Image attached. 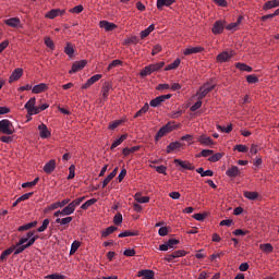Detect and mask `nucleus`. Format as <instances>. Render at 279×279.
Returning a JSON list of instances; mask_svg holds the SVG:
<instances>
[{"mask_svg": "<svg viewBox=\"0 0 279 279\" xmlns=\"http://www.w3.org/2000/svg\"><path fill=\"white\" fill-rule=\"evenodd\" d=\"M36 241H38V235H35L34 231L26 233V236H22L15 245L2 252L0 255V259L5 260V258H8L10 254H12V252L14 253V256L23 254V252H25L27 247H32V245L36 243Z\"/></svg>", "mask_w": 279, "mask_h": 279, "instance_id": "nucleus-1", "label": "nucleus"}, {"mask_svg": "<svg viewBox=\"0 0 279 279\" xmlns=\"http://www.w3.org/2000/svg\"><path fill=\"white\" fill-rule=\"evenodd\" d=\"M84 199H86V196L78 197V198L70 202L68 204V206H65L63 209H61L62 217H70V215H73V213H75L76 206H80V204H82V202H84Z\"/></svg>", "mask_w": 279, "mask_h": 279, "instance_id": "nucleus-2", "label": "nucleus"}, {"mask_svg": "<svg viewBox=\"0 0 279 279\" xmlns=\"http://www.w3.org/2000/svg\"><path fill=\"white\" fill-rule=\"evenodd\" d=\"M16 133L14 124L9 119L0 120V134H5L7 136H12Z\"/></svg>", "mask_w": 279, "mask_h": 279, "instance_id": "nucleus-3", "label": "nucleus"}, {"mask_svg": "<svg viewBox=\"0 0 279 279\" xmlns=\"http://www.w3.org/2000/svg\"><path fill=\"white\" fill-rule=\"evenodd\" d=\"M162 66H165V61L146 65L140 72V75H141V77H147V75H151V73H156V72L160 71V69H162Z\"/></svg>", "mask_w": 279, "mask_h": 279, "instance_id": "nucleus-4", "label": "nucleus"}, {"mask_svg": "<svg viewBox=\"0 0 279 279\" xmlns=\"http://www.w3.org/2000/svg\"><path fill=\"white\" fill-rule=\"evenodd\" d=\"M27 110V114L33 117V114H40V108L36 107V97L31 98L24 106Z\"/></svg>", "mask_w": 279, "mask_h": 279, "instance_id": "nucleus-5", "label": "nucleus"}, {"mask_svg": "<svg viewBox=\"0 0 279 279\" xmlns=\"http://www.w3.org/2000/svg\"><path fill=\"white\" fill-rule=\"evenodd\" d=\"M173 130H175V128L171 125V122H168L166 125L158 130V132L155 135V141H160L162 136H167V134L173 132Z\"/></svg>", "mask_w": 279, "mask_h": 279, "instance_id": "nucleus-6", "label": "nucleus"}, {"mask_svg": "<svg viewBox=\"0 0 279 279\" xmlns=\"http://www.w3.org/2000/svg\"><path fill=\"white\" fill-rule=\"evenodd\" d=\"M232 58H234V51L229 50V51H222V52H220V53L216 57V60H217V62H219L220 64H223V62H230V60H232Z\"/></svg>", "mask_w": 279, "mask_h": 279, "instance_id": "nucleus-7", "label": "nucleus"}, {"mask_svg": "<svg viewBox=\"0 0 279 279\" xmlns=\"http://www.w3.org/2000/svg\"><path fill=\"white\" fill-rule=\"evenodd\" d=\"M64 14H66L65 9H52L45 14V19L53 21V19H58V16H64Z\"/></svg>", "mask_w": 279, "mask_h": 279, "instance_id": "nucleus-8", "label": "nucleus"}, {"mask_svg": "<svg viewBox=\"0 0 279 279\" xmlns=\"http://www.w3.org/2000/svg\"><path fill=\"white\" fill-rule=\"evenodd\" d=\"M170 97L171 94L158 96L149 101V106L151 108H158L159 106H161V104H165V101H167V99H169Z\"/></svg>", "mask_w": 279, "mask_h": 279, "instance_id": "nucleus-9", "label": "nucleus"}, {"mask_svg": "<svg viewBox=\"0 0 279 279\" xmlns=\"http://www.w3.org/2000/svg\"><path fill=\"white\" fill-rule=\"evenodd\" d=\"M174 165L181 167V169H185L186 171H195V165L191 163V161L174 159Z\"/></svg>", "mask_w": 279, "mask_h": 279, "instance_id": "nucleus-10", "label": "nucleus"}, {"mask_svg": "<svg viewBox=\"0 0 279 279\" xmlns=\"http://www.w3.org/2000/svg\"><path fill=\"white\" fill-rule=\"evenodd\" d=\"M223 29H226V22L219 20L214 23L211 32L215 34V36H217L219 34H223Z\"/></svg>", "mask_w": 279, "mask_h": 279, "instance_id": "nucleus-11", "label": "nucleus"}, {"mask_svg": "<svg viewBox=\"0 0 279 279\" xmlns=\"http://www.w3.org/2000/svg\"><path fill=\"white\" fill-rule=\"evenodd\" d=\"M88 64L86 60L75 61L72 64L71 70L69 71L70 75H73V73H77L78 71H82Z\"/></svg>", "mask_w": 279, "mask_h": 279, "instance_id": "nucleus-12", "label": "nucleus"}, {"mask_svg": "<svg viewBox=\"0 0 279 279\" xmlns=\"http://www.w3.org/2000/svg\"><path fill=\"white\" fill-rule=\"evenodd\" d=\"M102 75L101 74H95L92 77H89L85 84L82 85V90H86L87 88H90L93 84H96V82H99L101 80Z\"/></svg>", "mask_w": 279, "mask_h": 279, "instance_id": "nucleus-13", "label": "nucleus"}, {"mask_svg": "<svg viewBox=\"0 0 279 279\" xmlns=\"http://www.w3.org/2000/svg\"><path fill=\"white\" fill-rule=\"evenodd\" d=\"M214 88H215V85H210L209 83L203 85L199 88L198 99H204V97H206V95H208L210 90H213Z\"/></svg>", "mask_w": 279, "mask_h": 279, "instance_id": "nucleus-14", "label": "nucleus"}, {"mask_svg": "<svg viewBox=\"0 0 279 279\" xmlns=\"http://www.w3.org/2000/svg\"><path fill=\"white\" fill-rule=\"evenodd\" d=\"M99 27L105 29V32H114V29H117V24L102 20L99 22Z\"/></svg>", "mask_w": 279, "mask_h": 279, "instance_id": "nucleus-15", "label": "nucleus"}, {"mask_svg": "<svg viewBox=\"0 0 279 279\" xmlns=\"http://www.w3.org/2000/svg\"><path fill=\"white\" fill-rule=\"evenodd\" d=\"M182 149V143L175 141L171 142L167 147H166V154H173V151H180Z\"/></svg>", "mask_w": 279, "mask_h": 279, "instance_id": "nucleus-16", "label": "nucleus"}, {"mask_svg": "<svg viewBox=\"0 0 279 279\" xmlns=\"http://www.w3.org/2000/svg\"><path fill=\"white\" fill-rule=\"evenodd\" d=\"M21 77H23V68H17L11 73L9 77V84L21 80Z\"/></svg>", "mask_w": 279, "mask_h": 279, "instance_id": "nucleus-17", "label": "nucleus"}, {"mask_svg": "<svg viewBox=\"0 0 279 279\" xmlns=\"http://www.w3.org/2000/svg\"><path fill=\"white\" fill-rule=\"evenodd\" d=\"M38 131L40 138H49L51 136V131H49V128L45 123L38 125Z\"/></svg>", "mask_w": 279, "mask_h": 279, "instance_id": "nucleus-18", "label": "nucleus"}, {"mask_svg": "<svg viewBox=\"0 0 279 279\" xmlns=\"http://www.w3.org/2000/svg\"><path fill=\"white\" fill-rule=\"evenodd\" d=\"M45 90H49V85H47V83H39L32 88L34 95H40V93H45Z\"/></svg>", "mask_w": 279, "mask_h": 279, "instance_id": "nucleus-19", "label": "nucleus"}, {"mask_svg": "<svg viewBox=\"0 0 279 279\" xmlns=\"http://www.w3.org/2000/svg\"><path fill=\"white\" fill-rule=\"evenodd\" d=\"M154 276H156V274L151 269H144L137 272V278L142 279H154Z\"/></svg>", "mask_w": 279, "mask_h": 279, "instance_id": "nucleus-20", "label": "nucleus"}, {"mask_svg": "<svg viewBox=\"0 0 279 279\" xmlns=\"http://www.w3.org/2000/svg\"><path fill=\"white\" fill-rule=\"evenodd\" d=\"M71 202V199L65 198L61 202H56L52 203L49 207L48 210H58V208H64V206H66V204H69Z\"/></svg>", "mask_w": 279, "mask_h": 279, "instance_id": "nucleus-21", "label": "nucleus"}, {"mask_svg": "<svg viewBox=\"0 0 279 279\" xmlns=\"http://www.w3.org/2000/svg\"><path fill=\"white\" fill-rule=\"evenodd\" d=\"M112 89V83L105 82L101 87V95L104 99H108V96L110 95V92Z\"/></svg>", "mask_w": 279, "mask_h": 279, "instance_id": "nucleus-22", "label": "nucleus"}, {"mask_svg": "<svg viewBox=\"0 0 279 279\" xmlns=\"http://www.w3.org/2000/svg\"><path fill=\"white\" fill-rule=\"evenodd\" d=\"M56 171V159H50L44 166V173H53Z\"/></svg>", "mask_w": 279, "mask_h": 279, "instance_id": "nucleus-23", "label": "nucleus"}, {"mask_svg": "<svg viewBox=\"0 0 279 279\" xmlns=\"http://www.w3.org/2000/svg\"><path fill=\"white\" fill-rule=\"evenodd\" d=\"M4 25H8V27H21V19L19 17H10L8 20H4Z\"/></svg>", "mask_w": 279, "mask_h": 279, "instance_id": "nucleus-24", "label": "nucleus"}, {"mask_svg": "<svg viewBox=\"0 0 279 279\" xmlns=\"http://www.w3.org/2000/svg\"><path fill=\"white\" fill-rule=\"evenodd\" d=\"M226 175L228 178H239V175H241V170H239V167L232 166L226 171Z\"/></svg>", "mask_w": 279, "mask_h": 279, "instance_id": "nucleus-25", "label": "nucleus"}, {"mask_svg": "<svg viewBox=\"0 0 279 279\" xmlns=\"http://www.w3.org/2000/svg\"><path fill=\"white\" fill-rule=\"evenodd\" d=\"M198 143L201 145H204L205 147H208L210 145H215V142H213V138H210V136H207V135H201L198 138H197Z\"/></svg>", "mask_w": 279, "mask_h": 279, "instance_id": "nucleus-26", "label": "nucleus"}, {"mask_svg": "<svg viewBox=\"0 0 279 279\" xmlns=\"http://www.w3.org/2000/svg\"><path fill=\"white\" fill-rule=\"evenodd\" d=\"M202 51H204V48L201 47V46H196V47H187V48H185L183 53L185 56H193V53H202Z\"/></svg>", "mask_w": 279, "mask_h": 279, "instance_id": "nucleus-27", "label": "nucleus"}, {"mask_svg": "<svg viewBox=\"0 0 279 279\" xmlns=\"http://www.w3.org/2000/svg\"><path fill=\"white\" fill-rule=\"evenodd\" d=\"M173 3H175V0H157V9L162 10L163 8L173 5Z\"/></svg>", "mask_w": 279, "mask_h": 279, "instance_id": "nucleus-28", "label": "nucleus"}, {"mask_svg": "<svg viewBox=\"0 0 279 279\" xmlns=\"http://www.w3.org/2000/svg\"><path fill=\"white\" fill-rule=\"evenodd\" d=\"M38 226V221L28 222L26 225L20 226L17 228V232H25L26 230H31V228H36Z\"/></svg>", "mask_w": 279, "mask_h": 279, "instance_id": "nucleus-29", "label": "nucleus"}, {"mask_svg": "<svg viewBox=\"0 0 279 279\" xmlns=\"http://www.w3.org/2000/svg\"><path fill=\"white\" fill-rule=\"evenodd\" d=\"M134 199L137 204H149V196H142L141 193H136Z\"/></svg>", "mask_w": 279, "mask_h": 279, "instance_id": "nucleus-30", "label": "nucleus"}, {"mask_svg": "<svg viewBox=\"0 0 279 279\" xmlns=\"http://www.w3.org/2000/svg\"><path fill=\"white\" fill-rule=\"evenodd\" d=\"M241 21L242 19L239 17L236 22H233L227 25L226 29H228V32H236L239 29V25H241Z\"/></svg>", "mask_w": 279, "mask_h": 279, "instance_id": "nucleus-31", "label": "nucleus"}, {"mask_svg": "<svg viewBox=\"0 0 279 279\" xmlns=\"http://www.w3.org/2000/svg\"><path fill=\"white\" fill-rule=\"evenodd\" d=\"M278 7H279V0H269L264 4L263 10H271Z\"/></svg>", "mask_w": 279, "mask_h": 279, "instance_id": "nucleus-32", "label": "nucleus"}, {"mask_svg": "<svg viewBox=\"0 0 279 279\" xmlns=\"http://www.w3.org/2000/svg\"><path fill=\"white\" fill-rule=\"evenodd\" d=\"M146 112H149V104L145 102L143 108H141L135 114L134 119H138V117H143V114H146Z\"/></svg>", "mask_w": 279, "mask_h": 279, "instance_id": "nucleus-33", "label": "nucleus"}, {"mask_svg": "<svg viewBox=\"0 0 279 279\" xmlns=\"http://www.w3.org/2000/svg\"><path fill=\"white\" fill-rule=\"evenodd\" d=\"M73 221V217L68 216L65 218H57L56 223H59V226H69Z\"/></svg>", "mask_w": 279, "mask_h": 279, "instance_id": "nucleus-34", "label": "nucleus"}, {"mask_svg": "<svg viewBox=\"0 0 279 279\" xmlns=\"http://www.w3.org/2000/svg\"><path fill=\"white\" fill-rule=\"evenodd\" d=\"M259 250L265 254H271V252H274V245H271V243L260 244Z\"/></svg>", "mask_w": 279, "mask_h": 279, "instance_id": "nucleus-35", "label": "nucleus"}, {"mask_svg": "<svg viewBox=\"0 0 279 279\" xmlns=\"http://www.w3.org/2000/svg\"><path fill=\"white\" fill-rule=\"evenodd\" d=\"M119 239H125V236H138V231L125 230L119 233Z\"/></svg>", "mask_w": 279, "mask_h": 279, "instance_id": "nucleus-36", "label": "nucleus"}, {"mask_svg": "<svg viewBox=\"0 0 279 279\" xmlns=\"http://www.w3.org/2000/svg\"><path fill=\"white\" fill-rule=\"evenodd\" d=\"M118 228L114 226L108 227L106 230L101 231V236L106 239L107 236H110L113 232H117Z\"/></svg>", "mask_w": 279, "mask_h": 279, "instance_id": "nucleus-37", "label": "nucleus"}, {"mask_svg": "<svg viewBox=\"0 0 279 279\" xmlns=\"http://www.w3.org/2000/svg\"><path fill=\"white\" fill-rule=\"evenodd\" d=\"M128 140V135L123 134L121 135L119 138H117L112 144L110 149H116V147H119V145H121V143H123V141Z\"/></svg>", "mask_w": 279, "mask_h": 279, "instance_id": "nucleus-38", "label": "nucleus"}, {"mask_svg": "<svg viewBox=\"0 0 279 279\" xmlns=\"http://www.w3.org/2000/svg\"><path fill=\"white\" fill-rule=\"evenodd\" d=\"M141 149V146H133L131 148H123L122 154L123 156H130V154H134L135 151H138Z\"/></svg>", "mask_w": 279, "mask_h": 279, "instance_id": "nucleus-39", "label": "nucleus"}, {"mask_svg": "<svg viewBox=\"0 0 279 279\" xmlns=\"http://www.w3.org/2000/svg\"><path fill=\"white\" fill-rule=\"evenodd\" d=\"M64 53L69 56V58H73V54L75 53V48H73V45L68 43L64 47Z\"/></svg>", "mask_w": 279, "mask_h": 279, "instance_id": "nucleus-40", "label": "nucleus"}, {"mask_svg": "<svg viewBox=\"0 0 279 279\" xmlns=\"http://www.w3.org/2000/svg\"><path fill=\"white\" fill-rule=\"evenodd\" d=\"M97 204V198H90L88 201H86L82 206V210H88V208H90V206Z\"/></svg>", "mask_w": 279, "mask_h": 279, "instance_id": "nucleus-41", "label": "nucleus"}, {"mask_svg": "<svg viewBox=\"0 0 279 279\" xmlns=\"http://www.w3.org/2000/svg\"><path fill=\"white\" fill-rule=\"evenodd\" d=\"M180 62H181L180 59H175L172 63L168 64L165 68V71H173V70L178 69V66H180Z\"/></svg>", "mask_w": 279, "mask_h": 279, "instance_id": "nucleus-42", "label": "nucleus"}, {"mask_svg": "<svg viewBox=\"0 0 279 279\" xmlns=\"http://www.w3.org/2000/svg\"><path fill=\"white\" fill-rule=\"evenodd\" d=\"M154 29H155L154 24H150L146 29H144V31L141 32V38H142V39H143V38H147V36H149V34H150L151 32H154Z\"/></svg>", "mask_w": 279, "mask_h": 279, "instance_id": "nucleus-43", "label": "nucleus"}, {"mask_svg": "<svg viewBox=\"0 0 279 279\" xmlns=\"http://www.w3.org/2000/svg\"><path fill=\"white\" fill-rule=\"evenodd\" d=\"M218 132H222L225 134H230L232 132V124H229L228 126H221L220 124L216 125Z\"/></svg>", "mask_w": 279, "mask_h": 279, "instance_id": "nucleus-44", "label": "nucleus"}, {"mask_svg": "<svg viewBox=\"0 0 279 279\" xmlns=\"http://www.w3.org/2000/svg\"><path fill=\"white\" fill-rule=\"evenodd\" d=\"M235 66L239 69V71H245L246 73H252V66L245 63H236Z\"/></svg>", "mask_w": 279, "mask_h": 279, "instance_id": "nucleus-45", "label": "nucleus"}, {"mask_svg": "<svg viewBox=\"0 0 279 279\" xmlns=\"http://www.w3.org/2000/svg\"><path fill=\"white\" fill-rule=\"evenodd\" d=\"M123 64V61L116 59L111 63H109L107 71H112V69H117V66H121Z\"/></svg>", "mask_w": 279, "mask_h": 279, "instance_id": "nucleus-46", "label": "nucleus"}, {"mask_svg": "<svg viewBox=\"0 0 279 279\" xmlns=\"http://www.w3.org/2000/svg\"><path fill=\"white\" fill-rule=\"evenodd\" d=\"M244 197L254 202L255 199H258V192H245Z\"/></svg>", "mask_w": 279, "mask_h": 279, "instance_id": "nucleus-47", "label": "nucleus"}, {"mask_svg": "<svg viewBox=\"0 0 279 279\" xmlns=\"http://www.w3.org/2000/svg\"><path fill=\"white\" fill-rule=\"evenodd\" d=\"M69 12H70L71 14H82V12H84V5L78 4V5H76V7L72 8V9H70Z\"/></svg>", "mask_w": 279, "mask_h": 279, "instance_id": "nucleus-48", "label": "nucleus"}, {"mask_svg": "<svg viewBox=\"0 0 279 279\" xmlns=\"http://www.w3.org/2000/svg\"><path fill=\"white\" fill-rule=\"evenodd\" d=\"M221 158H223V154H221V153H216L215 155H213V156H210V157L208 158V161H209V162H219V160H220Z\"/></svg>", "mask_w": 279, "mask_h": 279, "instance_id": "nucleus-49", "label": "nucleus"}, {"mask_svg": "<svg viewBox=\"0 0 279 279\" xmlns=\"http://www.w3.org/2000/svg\"><path fill=\"white\" fill-rule=\"evenodd\" d=\"M153 169L157 171V173H161L162 175H167V166H150Z\"/></svg>", "mask_w": 279, "mask_h": 279, "instance_id": "nucleus-50", "label": "nucleus"}, {"mask_svg": "<svg viewBox=\"0 0 279 279\" xmlns=\"http://www.w3.org/2000/svg\"><path fill=\"white\" fill-rule=\"evenodd\" d=\"M50 220L49 218L44 219L43 225L37 229V232H45L49 228Z\"/></svg>", "mask_w": 279, "mask_h": 279, "instance_id": "nucleus-51", "label": "nucleus"}, {"mask_svg": "<svg viewBox=\"0 0 279 279\" xmlns=\"http://www.w3.org/2000/svg\"><path fill=\"white\" fill-rule=\"evenodd\" d=\"M166 243L168 244L169 250H175V245H178L180 241L177 239H170Z\"/></svg>", "mask_w": 279, "mask_h": 279, "instance_id": "nucleus-52", "label": "nucleus"}, {"mask_svg": "<svg viewBox=\"0 0 279 279\" xmlns=\"http://www.w3.org/2000/svg\"><path fill=\"white\" fill-rule=\"evenodd\" d=\"M113 178H114V173L110 172L108 177L105 178V180L102 181V189H106L108 184H110Z\"/></svg>", "mask_w": 279, "mask_h": 279, "instance_id": "nucleus-53", "label": "nucleus"}, {"mask_svg": "<svg viewBox=\"0 0 279 279\" xmlns=\"http://www.w3.org/2000/svg\"><path fill=\"white\" fill-rule=\"evenodd\" d=\"M81 245H82V243L80 241H74L71 245L70 254H75V252H77V250H80Z\"/></svg>", "mask_w": 279, "mask_h": 279, "instance_id": "nucleus-54", "label": "nucleus"}, {"mask_svg": "<svg viewBox=\"0 0 279 279\" xmlns=\"http://www.w3.org/2000/svg\"><path fill=\"white\" fill-rule=\"evenodd\" d=\"M246 82L248 84H257L258 82V76H256V74H251L246 76Z\"/></svg>", "mask_w": 279, "mask_h": 279, "instance_id": "nucleus-55", "label": "nucleus"}, {"mask_svg": "<svg viewBox=\"0 0 279 279\" xmlns=\"http://www.w3.org/2000/svg\"><path fill=\"white\" fill-rule=\"evenodd\" d=\"M45 45L46 47H48V49H51L53 51V49H56V44L53 43V40L50 37H47L45 39Z\"/></svg>", "mask_w": 279, "mask_h": 279, "instance_id": "nucleus-56", "label": "nucleus"}, {"mask_svg": "<svg viewBox=\"0 0 279 279\" xmlns=\"http://www.w3.org/2000/svg\"><path fill=\"white\" fill-rule=\"evenodd\" d=\"M186 251L184 250H179V251H174L172 253V255L174 256V258H182L183 256H186Z\"/></svg>", "mask_w": 279, "mask_h": 279, "instance_id": "nucleus-57", "label": "nucleus"}, {"mask_svg": "<svg viewBox=\"0 0 279 279\" xmlns=\"http://www.w3.org/2000/svg\"><path fill=\"white\" fill-rule=\"evenodd\" d=\"M236 151H240V154H245L247 151V146L243 144L235 145L234 148Z\"/></svg>", "mask_w": 279, "mask_h": 279, "instance_id": "nucleus-58", "label": "nucleus"}, {"mask_svg": "<svg viewBox=\"0 0 279 279\" xmlns=\"http://www.w3.org/2000/svg\"><path fill=\"white\" fill-rule=\"evenodd\" d=\"M73 178H75V165L69 167L68 180H73Z\"/></svg>", "mask_w": 279, "mask_h": 279, "instance_id": "nucleus-59", "label": "nucleus"}, {"mask_svg": "<svg viewBox=\"0 0 279 279\" xmlns=\"http://www.w3.org/2000/svg\"><path fill=\"white\" fill-rule=\"evenodd\" d=\"M213 154H215L214 150H210V149H203V150L201 151V154L198 155V157L202 156L203 158H208V156H213Z\"/></svg>", "mask_w": 279, "mask_h": 279, "instance_id": "nucleus-60", "label": "nucleus"}, {"mask_svg": "<svg viewBox=\"0 0 279 279\" xmlns=\"http://www.w3.org/2000/svg\"><path fill=\"white\" fill-rule=\"evenodd\" d=\"M202 108V99L198 98V100L190 108L192 112H195Z\"/></svg>", "mask_w": 279, "mask_h": 279, "instance_id": "nucleus-61", "label": "nucleus"}, {"mask_svg": "<svg viewBox=\"0 0 279 279\" xmlns=\"http://www.w3.org/2000/svg\"><path fill=\"white\" fill-rule=\"evenodd\" d=\"M66 277L64 275L60 274H52L45 277V279H65Z\"/></svg>", "mask_w": 279, "mask_h": 279, "instance_id": "nucleus-62", "label": "nucleus"}, {"mask_svg": "<svg viewBox=\"0 0 279 279\" xmlns=\"http://www.w3.org/2000/svg\"><path fill=\"white\" fill-rule=\"evenodd\" d=\"M123 254H124V256H128V257L136 256V250H134V248H126L123 252Z\"/></svg>", "mask_w": 279, "mask_h": 279, "instance_id": "nucleus-63", "label": "nucleus"}, {"mask_svg": "<svg viewBox=\"0 0 279 279\" xmlns=\"http://www.w3.org/2000/svg\"><path fill=\"white\" fill-rule=\"evenodd\" d=\"M207 215L206 214H194L193 215V219H195L196 221H204V219H206Z\"/></svg>", "mask_w": 279, "mask_h": 279, "instance_id": "nucleus-64", "label": "nucleus"}]
</instances>
